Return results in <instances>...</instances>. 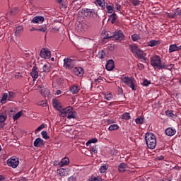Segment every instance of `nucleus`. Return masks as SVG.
<instances>
[{"label": "nucleus", "mask_w": 181, "mask_h": 181, "mask_svg": "<svg viewBox=\"0 0 181 181\" xmlns=\"http://www.w3.org/2000/svg\"><path fill=\"white\" fill-rule=\"evenodd\" d=\"M59 101H57V100L53 101L52 105L54 107V108H57V107L59 105Z\"/></svg>", "instance_id": "nucleus-51"}, {"label": "nucleus", "mask_w": 181, "mask_h": 181, "mask_svg": "<svg viewBox=\"0 0 181 181\" xmlns=\"http://www.w3.org/2000/svg\"><path fill=\"white\" fill-rule=\"evenodd\" d=\"M38 105H40L41 107H47V103H46L45 100H42L38 103Z\"/></svg>", "instance_id": "nucleus-48"}, {"label": "nucleus", "mask_w": 181, "mask_h": 181, "mask_svg": "<svg viewBox=\"0 0 181 181\" xmlns=\"http://www.w3.org/2000/svg\"><path fill=\"white\" fill-rule=\"evenodd\" d=\"M45 144L46 142H45L43 139L38 137L34 141V146H35L36 148H40L43 146V145H45Z\"/></svg>", "instance_id": "nucleus-10"}, {"label": "nucleus", "mask_w": 181, "mask_h": 181, "mask_svg": "<svg viewBox=\"0 0 181 181\" xmlns=\"http://www.w3.org/2000/svg\"><path fill=\"white\" fill-rule=\"evenodd\" d=\"M47 30V27L46 25H42L40 28H37V32H46Z\"/></svg>", "instance_id": "nucleus-44"}, {"label": "nucleus", "mask_w": 181, "mask_h": 181, "mask_svg": "<svg viewBox=\"0 0 181 181\" xmlns=\"http://www.w3.org/2000/svg\"><path fill=\"white\" fill-rule=\"evenodd\" d=\"M7 165L8 166H11L13 169L18 168V165H19V158L11 157L7 160Z\"/></svg>", "instance_id": "nucleus-6"}, {"label": "nucleus", "mask_w": 181, "mask_h": 181, "mask_svg": "<svg viewBox=\"0 0 181 181\" xmlns=\"http://www.w3.org/2000/svg\"><path fill=\"white\" fill-rule=\"evenodd\" d=\"M179 50H181V45L177 46L176 44L170 45L169 53H173V52H179Z\"/></svg>", "instance_id": "nucleus-13"}, {"label": "nucleus", "mask_w": 181, "mask_h": 181, "mask_svg": "<svg viewBox=\"0 0 181 181\" xmlns=\"http://www.w3.org/2000/svg\"><path fill=\"white\" fill-rule=\"evenodd\" d=\"M77 117V112L76 111L69 110L68 113L67 118L68 119H75Z\"/></svg>", "instance_id": "nucleus-23"}, {"label": "nucleus", "mask_w": 181, "mask_h": 181, "mask_svg": "<svg viewBox=\"0 0 181 181\" xmlns=\"http://www.w3.org/2000/svg\"><path fill=\"white\" fill-rule=\"evenodd\" d=\"M71 110H73V107H71V106L65 107L60 110V115L63 118H64V117H67V115H69V113L70 112V111H71Z\"/></svg>", "instance_id": "nucleus-8"}, {"label": "nucleus", "mask_w": 181, "mask_h": 181, "mask_svg": "<svg viewBox=\"0 0 181 181\" xmlns=\"http://www.w3.org/2000/svg\"><path fill=\"white\" fill-rule=\"evenodd\" d=\"M105 8L107 11V13H112L114 12V7L113 6L106 4Z\"/></svg>", "instance_id": "nucleus-32"}, {"label": "nucleus", "mask_w": 181, "mask_h": 181, "mask_svg": "<svg viewBox=\"0 0 181 181\" xmlns=\"http://www.w3.org/2000/svg\"><path fill=\"white\" fill-rule=\"evenodd\" d=\"M23 30V27L22 26H18L16 30V35H19L20 33H22Z\"/></svg>", "instance_id": "nucleus-43"}, {"label": "nucleus", "mask_w": 181, "mask_h": 181, "mask_svg": "<svg viewBox=\"0 0 181 181\" xmlns=\"http://www.w3.org/2000/svg\"><path fill=\"white\" fill-rule=\"evenodd\" d=\"M99 56L100 59H104V57L105 56V52H104V51H102L100 53H99Z\"/></svg>", "instance_id": "nucleus-52"}, {"label": "nucleus", "mask_w": 181, "mask_h": 181, "mask_svg": "<svg viewBox=\"0 0 181 181\" xmlns=\"http://www.w3.org/2000/svg\"><path fill=\"white\" fill-rule=\"evenodd\" d=\"M115 9L116 11H117V12H119V11H121V6L119 3L115 4Z\"/></svg>", "instance_id": "nucleus-50"}, {"label": "nucleus", "mask_w": 181, "mask_h": 181, "mask_svg": "<svg viewBox=\"0 0 181 181\" xmlns=\"http://www.w3.org/2000/svg\"><path fill=\"white\" fill-rule=\"evenodd\" d=\"M131 4H133L135 6H137V5H139V0H129Z\"/></svg>", "instance_id": "nucleus-46"}, {"label": "nucleus", "mask_w": 181, "mask_h": 181, "mask_svg": "<svg viewBox=\"0 0 181 181\" xmlns=\"http://www.w3.org/2000/svg\"><path fill=\"white\" fill-rule=\"evenodd\" d=\"M138 68L140 69L141 70H144V64H138Z\"/></svg>", "instance_id": "nucleus-59"}, {"label": "nucleus", "mask_w": 181, "mask_h": 181, "mask_svg": "<svg viewBox=\"0 0 181 181\" xmlns=\"http://www.w3.org/2000/svg\"><path fill=\"white\" fill-rule=\"evenodd\" d=\"M145 141L148 149H153L154 148H156V136H155L153 133H146Z\"/></svg>", "instance_id": "nucleus-2"}, {"label": "nucleus", "mask_w": 181, "mask_h": 181, "mask_svg": "<svg viewBox=\"0 0 181 181\" xmlns=\"http://www.w3.org/2000/svg\"><path fill=\"white\" fill-rule=\"evenodd\" d=\"M132 40H133V42L141 40V35L138 34H133L132 35Z\"/></svg>", "instance_id": "nucleus-29"}, {"label": "nucleus", "mask_w": 181, "mask_h": 181, "mask_svg": "<svg viewBox=\"0 0 181 181\" xmlns=\"http://www.w3.org/2000/svg\"><path fill=\"white\" fill-rule=\"evenodd\" d=\"M41 134H42V138H44V139H50V136H49L47 135V132H46V131H42V132H41Z\"/></svg>", "instance_id": "nucleus-41"}, {"label": "nucleus", "mask_w": 181, "mask_h": 181, "mask_svg": "<svg viewBox=\"0 0 181 181\" xmlns=\"http://www.w3.org/2000/svg\"><path fill=\"white\" fill-rule=\"evenodd\" d=\"M135 122L137 124L142 125V124H144V117H142V116H140V117H137L135 119Z\"/></svg>", "instance_id": "nucleus-33"}, {"label": "nucleus", "mask_w": 181, "mask_h": 181, "mask_svg": "<svg viewBox=\"0 0 181 181\" xmlns=\"http://www.w3.org/2000/svg\"><path fill=\"white\" fill-rule=\"evenodd\" d=\"M118 98L119 103H122L125 98V94H124V90L121 88H118Z\"/></svg>", "instance_id": "nucleus-15"}, {"label": "nucleus", "mask_w": 181, "mask_h": 181, "mask_svg": "<svg viewBox=\"0 0 181 181\" xmlns=\"http://www.w3.org/2000/svg\"><path fill=\"white\" fill-rule=\"evenodd\" d=\"M93 179H94V180H96V181H101V180H103V179L100 176L95 177H93Z\"/></svg>", "instance_id": "nucleus-58"}, {"label": "nucleus", "mask_w": 181, "mask_h": 181, "mask_svg": "<svg viewBox=\"0 0 181 181\" xmlns=\"http://www.w3.org/2000/svg\"><path fill=\"white\" fill-rule=\"evenodd\" d=\"M83 13L84 16H94L95 11L94 9L85 8L83 10Z\"/></svg>", "instance_id": "nucleus-12"}, {"label": "nucleus", "mask_w": 181, "mask_h": 181, "mask_svg": "<svg viewBox=\"0 0 181 181\" xmlns=\"http://www.w3.org/2000/svg\"><path fill=\"white\" fill-rule=\"evenodd\" d=\"M40 56L42 59H50L52 57V53L47 48H43L40 52Z\"/></svg>", "instance_id": "nucleus-7"}, {"label": "nucleus", "mask_w": 181, "mask_h": 181, "mask_svg": "<svg viewBox=\"0 0 181 181\" xmlns=\"http://www.w3.org/2000/svg\"><path fill=\"white\" fill-rule=\"evenodd\" d=\"M73 73L75 76H78V77H81L83 74H84V69L82 67H75L73 69Z\"/></svg>", "instance_id": "nucleus-9"}, {"label": "nucleus", "mask_w": 181, "mask_h": 181, "mask_svg": "<svg viewBox=\"0 0 181 181\" xmlns=\"http://www.w3.org/2000/svg\"><path fill=\"white\" fill-rule=\"evenodd\" d=\"M8 93H4L0 100V103H1V104H4L6 101V100H8Z\"/></svg>", "instance_id": "nucleus-36"}, {"label": "nucleus", "mask_w": 181, "mask_h": 181, "mask_svg": "<svg viewBox=\"0 0 181 181\" xmlns=\"http://www.w3.org/2000/svg\"><path fill=\"white\" fill-rule=\"evenodd\" d=\"M148 46L150 47H153L154 46H158V45H160V41L152 40L148 42Z\"/></svg>", "instance_id": "nucleus-22"}, {"label": "nucleus", "mask_w": 181, "mask_h": 181, "mask_svg": "<svg viewBox=\"0 0 181 181\" xmlns=\"http://www.w3.org/2000/svg\"><path fill=\"white\" fill-rule=\"evenodd\" d=\"M151 84V81H148L147 79H145L143 82V86H145L146 87H148Z\"/></svg>", "instance_id": "nucleus-49"}, {"label": "nucleus", "mask_w": 181, "mask_h": 181, "mask_svg": "<svg viewBox=\"0 0 181 181\" xmlns=\"http://www.w3.org/2000/svg\"><path fill=\"white\" fill-rule=\"evenodd\" d=\"M165 134L168 135V136H173V135L176 134V129L172 127H168L165 129Z\"/></svg>", "instance_id": "nucleus-17"}, {"label": "nucleus", "mask_w": 181, "mask_h": 181, "mask_svg": "<svg viewBox=\"0 0 181 181\" xmlns=\"http://www.w3.org/2000/svg\"><path fill=\"white\" fill-rule=\"evenodd\" d=\"M76 178L74 176H71L70 177L68 178V181H76Z\"/></svg>", "instance_id": "nucleus-55"}, {"label": "nucleus", "mask_w": 181, "mask_h": 181, "mask_svg": "<svg viewBox=\"0 0 181 181\" xmlns=\"http://www.w3.org/2000/svg\"><path fill=\"white\" fill-rule=\"evenodd\" d=\"M42 70H43L44 73H49L50 71V65L45 64L43 66Z\"/></svg>", "instance_id": "nucleus-37"}, {"label": "nucleus", "mask_w": 181, "mask_h": 181, "mask_svg": "<svg viewBox=\"0 0 181 181\" xmlns=\"http://www.w3.org/2000/svg\"><path fill=\"white\" fill-rule=\"evenodd\" d=\"M56 94H57V95H60V94H62V90H57L56 91Z\"/></svg>", "instance_id": "nucleus-61"}, {"label": "nucleus", "mask_w": 181, "mask_h": 181, "mask_svg": "<svg viewBox=\"0 0 181 181\" xmlns=\"http://www.w3.org/2000/svg\"><path fill=\"white\" fill-rule=\"evenodd\" d=\"M5 124L4 123H0V128H4Z\"/></svg>", "instance_id": "nucleus-62"}, {"label": "nucleus", "mask_w": 181, "mask_h": 181, "mask_svg": "<svg viewBox=\"0 0 181 181\" xmlns=\"http://www.w3.org/2000/svg\"><path fill=\"white\" fill-rule=\"evenodd\" d=\"M105 100H107V101L112 100V93H105Z\"/></svg>", "instance_id": "nucleus-45"}, {"label": "nucleus", "mask_w": 181, "mask_h": 181, "mask_svg": "<svg viewBox=\"0 0 181 181\" xmlns=\"http://www.w3.org/2000/svg\"><path fill=\"white\" fill-rule=\"evenodd\" d=\"M69 90L72 94H78V92L80 91V86L78 85H72L70 87Z\"/></svg>", "instance_id": "nucleus-14"}, {"label": "nucleus", "mask_w": 181, "mask_h": 181, "mask_svg": "<svg viewBox=\"0 0 181 181\" xmlns=\"http://www.w3.org/2000/svg\"><path fill=\"white\" fill-rule=\"evenodd\" d=\"M165 115L167 117H170V118H173V117H175V114H173V110H166Z\"/></svg>", "instance_id": "nucleus-38"}, {"label": "nucleus", "mask_w": 181, "mask_h": 181, "mask_svg": "<svg viewBox=\"0 0 181 181\" xmlns=\"http://www.w3.org/2000/svg\"><path fill=\"white\" fill-rule=\"evenodd\" d=\"M69 163H70V160L69 159V158L65 157L64 158L60 163H59L60 168H63V166H66L67 165H69Z\"/></svg>", "instance_id": "nucleus-20"}, {"label": "nucleus", "mask_w": 181, "mask_h": 181, "mask_svg": "<svg viewBox=\"0 0 181 181\" xmlns=\"http://www.w3.org/2000/svg\"><path fill=\"white\" fill-rule=\"evenodd\" d=\"M122 119L126 120L131 119V115L129 112H125L122 115Z\"/></svg>", "instance_id": "nucleus-34"}, {"label": "nucleus", "mask_w": 181, "mask_h": 181, "mask_svg": "<svg viewBox=\"0 0 181 181\" xmlns=\"http://www.w3.org/2000/svg\"><path fill=\"white\" fill-rule=\"evenodd\" d=\"M8 116L6 115H0V123H4L6 121Z\"/></svg>", "instance_id": "nucleus-42"}, {"label": "nucleus", "mask_w": 181, "mask_h": 181, "mask_svg": "<svg viewBox=\"0 0 181 181\" xmlns=\"http://www.w3.org/2000/svg\"><path fill=\"white\" fill-rule=\"evenodd\" d=\"M91 151H92V152H93L94 153H97V152H98L97 146H93V147L91 148Z\"/></svg>", "instance_id": "nucleus-57"}, {"label": "nucleus", "mask_w": 181, "mask_h": 181, "mask_svg": "<svg viewBox=\"0 0 181 181\" xmlns=\"http://www.w3.org/2000/svg\"><path fill=\"white\" fill-rule=\"evenodd\" d=\"M95 4L102 9H105V0H95Z\"/></svg>", "instance_id": "nucleus-21"}, {"label": "nucleus", "mask_w": 181, "mask_h": 181, "mask_svg": "<svg viewBox=\"0 0 181 181\" xmlns=\"http://www.w3.org/2000/svg\"><path fill=\"white\" fill-rule=\"evenodd\" d=\"M161 181H172V180L163 179Z\"/></svg>", "instance_id": "nucleus-63"}, {"label": "nucleus", "mask_w": 181, "mask_h": 181, "mask_svg": "<svg viewBox=\"0 0 181 181\" xmlns=\"http://www.w3.org/2000/svg\"><path fill=\"white\" fill-rule=\"evenodd\" d=\"M117 18H118V16H117V14H115V13H112L110 16V19H112L111 22L112 24L115 23V21H117Z\"/></svg>", "instance_id": "nucleus-39"}, {"label": "nucleus", "mask_w": 181, "mask_h": 181, "mask_svg": "<svg viewBox=\"0 0 181 181\" xmlns=\"http://www.w3.org/2000/svg\"><path fill=\"white\" fill-rule=\"evenodd\" d=\"M151 64L153 67H156L158 70H172L170 66H175L173 64L168 65L165 64V62L162 63L159 55H155L151 58Z\"/></svg>", "instance_id": "nucleus-1"}, {"label": "nucleus", "mask_w": 181, "mask_h": 181, "mask_svg": "<svg viewBox=\"0 0 181 181\" xmlns=\"http://www.w3.org/2000/svg\"><path fill=\"white\" fill-rule=\"evenodd\" d=\"M120 80L122 83H124V84H126V86L132 88L133 91H136L137 86L136 85H135L136 81L134 78L124 76V77L120 78Z\"/></svg>", "instance_id": "nucleus-4"}, {"label": "nucleus", "mask_w": 181, "mask_h": 181, "mask_svg": "<svg viewBox=\"0 0 181 181\" xmlns=\"http://www.w3.org/2000/svg\"><path fill=\"white\" fill-rule=\"evenodd\" d=\"M23 115V112L20 111L18 113H16L14 116H13V119H14V121H16V119H19V118H21V117H22Z\"/></svg>", "instance_id": "nucleus-30"}, {"label": "nucleus", "mask_w": 181, "mask_h": 181, "mask_svg": "<svg viewBox=\"0 0 181 181\" xmlns=\"http://www.w3.org/2000/svg\"><path fill=\"white\" fill-rule=\"evenodd\" d=\"M30 74L33 78L36 79L37 78V77H39V72H37V66H34L33 67Z\"/></svg>", "instance_id": "nucleus-19"}, {"label": "nucleus", "mask_w": 181, "mask_h": 181, "mask_svg": "<svg viewBox=\"0 0 181 181\" xmlns=\"http://www.w3.org/2000/svg\"><path fill=\"white\" fill-rule=\"evenodd\" d=\"M106 70L108 71H111V70H114V68L115 67V64H114V60L110 59L107 62L106 65Z\"/></svg>", "instance_id": "nucleus-11"}, {"label": "nucleus", "mask_w": 181, "mask_h": 181, "mask_svg": "<svg viewBox=\"0 0 181 181\" xmlns=\"http://www.w3.org/2000/svg\"><path fill=\"white\" fill-rule=\"evenodd\" d=\"M57 173L59 176H66V170H64V168L59 169Z\"/></svg>", "instance_id": "nucleus-40"}, {"label": "nucleus", "mask_w": 181, "mask_h": 181, "mask_svg": "<svg viewBox=\"0 0 181 181\" xmlns=\"http://www.w3.org/2000/svg\"><path fill=\"white\" fill-rule=\"evenodd\" d=\"M96 142H98V139H97V138L90 139L87 141L86 146H89L90 144H96Z\"/></svg>", "instance_id": "nucleus-31"}, {"label": "nucleus", "mask_w": 181, "mask_h": 181, "mask_svg": "<svg viewBox=\"0 0 181 181\" xmlns=\"http://www.w3.org/2000/svg\"><path fill=\"white\" fill-rule=\"evenodd\" d=\"M56 110H57L58 111H62V110H63V107H62V105H60V104L57 107H55Z\"/></svg>", "instance_id": "nucleus-56"}, {"label": "nucleus", "mask_w": 181, "mask_h": 181, "mask_svg": "<svg viewBox=\"0 0 181 181\" xmlns=\"http://www.w3.org/2000/svg\"><path fill=\"white\" fill-rule=\"evenodd\" d=\"M109 165L108 164H104L103 165L100 166L99 169L100 173H105L108 170Z\"/></svg>", "instance_id": "nucleus-25"}, {"label": "nucleus", "mask_w": 181, "mask_h": 181, "mask_svg": "<svg viewBox=\"0 0 181 181\" xmlns=\"http://www.w3.org/2000/svg\"><path fill=\"white\" fill-rule=\"evenodd\" d=\"M45 124H41L40 127H38L37 128V129H35V134L37 133V132H39V131H42V129H43L44 128H45Z\"/></svg>", "instance_id": "nucleus-47"}, {"label": "nucleus", "mask_w": 181, "mask_h": 181, "mask_svg": "<svg viewBox=\"0 0 181 181\" xmlns=\"http://www.w3.org/2000/svg\"><path fill=\"white\" fill-rule=\"evenodd\" d=\"M15 78H22V75H21V73H16V74H15Z\"/></svg>", "instance_id": "nucleus-53"}, {"label": "nucleus", "mask_w": 181, "mask_h": 181, "mask_svg": "<svg viewBox=\"0 0 181 181\" xmlns=\"http://www.w3.org/2000/svg\"><path fill=\"white\" fill-rule=\"evenodd\" d=\"M77 57H70L64 59V69L66 70H71L76 67V64L77 63V60L76 59Z\"/></svg>", "instance_id": "nucleus-3"}, {"label": "nucleus", "mask_w": 181, "mask_h": 181, "mask_svg": "<svg viewBox=\"0 0 181 181\" xmlns=\"http://www.w3.org/2000/svg\"><path fill=\"white\" fill-rule=\"evenodd\" d=\"M136 56L139 57V59H145V56L146 54H144V51L139 49L138 52L136 53Z\"/></svg>", "instance_id": "nucleus-27"}, {"label": "nucleus", "mask_w": 181, "mask_h": 181, "mask_svg": "<svg viewBox=\"0 0 181 181\" xmlns=\"http://www.w3.org/2000/svg\"><path fill=\"white\" fill-rule=\"evenodd\" d=\"M8 95V101H12L16 97V93L9 91Z\"/></svg>", "instance_id": "nucleus-26"}, {"label": "nucleus", "mask_w": 181, "mask_h": 181, "mask_svg": "<svg viewBox=\"0 0 181 181\" xmlns=\"http://www.w3.org/2000/svg\"><path fill=\"white\" fill-rule=\"evenodd\" d=\"M40 93L41 94V95H42V97H46V95H49V94H50V90H49L48 89H41L40 90Z\"/></svg>", "instance_id": "nucleus-28"}, {"label": "nucleus", "mask_w": 181, "mask_h": 181, "mask_svg": "<svg viewBox=\"0 0 181 181\" xmlns=\"http://www.w3.org/2000/svg\"><path fill=\"white\" fill-rule=\"evenodd\" d=\"M127 168H128V165L125 163H122L118 165V170L119 173H124L126 172Z\"/></svg>", "instance_id": "nucleus-16"}, {"label": "nucleus", "mask_w": 181, "mask_h": 181, "mask_svg": "<svg viewBox=\"0 0 181 181\" xmlns=\"http://www.w3.org/2000/svg\"><path fill=\"white\" fill-rule=\"evenodd\" d=\"M89 181H96V180H94V178L91 177L90 179H89Z\"/></svg>", "instance_id": "nucleus-64"}, {"label": "nucleus", "mask_w": 181, "mask_h": 181, "mask_svg": "<svg viewBox=\"0 0 181 181\" xmlns=\"http://www.w3.org/2000/svg\"><path fill=\"white\" fill-rule=\"evenodd\" d=\"M109 131H116V129H119V126L118 124H112L108 128Z\"/></svg>", "instance_id": "nucleus-35"}, {"label": "nucleus", "mask_w": 181, "mask_h": 181, "mask_svg": "<svg viewBox=\"0 0 181 181\" xmlns=\"http://www.w3.org/2000/svg\"><path fill=\"white\" fill-rule=\"evenodd\" d=\"M165 159V157L163 156H159L156 157V160H163Z\"/></svg>", "instance_id": "nucleus-54"}, {"label": "nucleus", "mask_w": 181, "mask_h": 181, "mask_svg": "<svg viewBox=\"0 0 181 181\" xmlns=\"http://www.w3.org/2000/svg\"><path fill=\"white\" fill-rule=\"evenodd\" d=\"M112 37H114L115 40H119V42H121L122 40H124V39L125 38V35H124L122 31L119 30L117 32H115L112 36L105 35V37H103V39H111Z\"/></svg>", "instance_id": "nucleus-5"}, {"label": "nucleus", "mask_w": 181, "mask_h": 181, "mask_svg": "<svg viewBox=\"0 0 181 181\" xmlns=\"http://www.w3.org/2000/svg\"><path fill=\"white\" fill-rule=\"evenodd\" d=\"M23 57H30V54H29V53H23Z\"/></svg>", "instance_id": "nucleus-60"}, {"label": "nucleus", "mask_w": 181, "mask_h": 181, "mask_svg": "<svg viewBox=\"0 0 181 181\" xmlns=\"http://www.w3.org/2000/svg\"><path fill=\"white\" fill-rule=\"evenodd\" d=\"M129 49L132 52V53H135V54L139 49V48L135 45H129Z\"/></svg>", "instance_id": "nucleus-24"}, {"label": "nucleus", "mask_w": 181, "mask_h": 181, "mask_svg": "<svg viewBox=\"0 0 181 181\" xmlns=\"http://www.w3.org/2000/svg\"><path fill=\"white\" fill-rule=\"evenodd\" d=\"M32 22L33 23H43V22H45V17H43V16H35L33 18Z\"/></svg>", "instance_id": "nucleus-18"}]
</instances>
